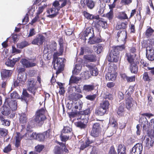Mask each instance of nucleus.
I'll list each match as a JSON object with an SVG mask.
<instances>
[{
    "label": "nucleus",
    "instance_id": "obj_24",
    "mask_svg": "<svg viewBox=\"0 0 154 154\" xmlns=\"http://www.w3.org/2000/svg\"><path fill=\"white\" fill-rule=\"evenodd\" d=\"M19 120L20 124L25 125L28 121L27 115L26 114L22 113L19 114Z\"/></svg>",
    "mask_w": 154,
    "mask_h": 154
},
{
    "label": "nucleus",
    "instance_id": "obj_53",
    "mask_svg": "<svg viewBox=\"0 0 154 154\" xmlns=\"http://www.w3.org/2000/svg\"><path fill=\"white\" fill-rule=\"evenodd\" d=\"M8 133V130L5 128L0 127V135L3 137L7 136Z\"/></svg>",
    "mask_w": 154,
    "mask_h": 154
},
{
    "label": "nucleus",
    "instance_id": "obj_45",
    "mask_svg": "<svg viewBox=\"0 0 154 154\" xmlns=\"http://www.w3.org/2000/svg\"><path fill=\"white\" fill-rule=\"evenodd\" d=\"M118 18L120 20H125L128 18V16L125 11L119 13Z\"/></svg>",
    "mask_w": 154,
    "mask_h": 154
},
{
    "label": "nucleus",
    "instance_id": "obj_40",
    "mask_svg": "<svg viewBox=\"0 0 154 154\" xmlns=\"http://www.w3.org/2000/svg\"><path fill=\"white\" fill-rule=\"evenodd\" d=\"M71 99L75 101L83 97L82 95L79 93H73L71 94Z\"/></svg>",
    "mask_w": 154,
    "mask_h": 154
},
{
    "label": "nucleus",
    "instance_id": "obj_1",
    "mask_svg": "<svg viewBox=\"0 0 154 154\" xmlns=\"http://www.w3.org/2000/svg\"><path fill=\"white\" fill-rule=\"evenodd\" d=\"M64 51V48H60L58 51H55L53 52V61L54 69L56 70V73L58 75L63 71L64 70V63L66 60L64 58L58 57L63 55Z\"/></svg>",
    "mask_w": 154,
    "mask_h": 154
},
{
    "label": "nucleus",
    "instance_id": "obj_2",
    "mask_svg": "<svg viewBox=\"0 0 154 154\" xmlns=\"http://www.w3.org/2000/svg\"><path fill=\"white\" fill-rule=\"evenodd\" d=\"M46 109L45 107L38 110L36 112L33 119L30 120L27 126V129L28 131L35 126V125L39 126H41L44 122L47 119L45 115Z\"/></svg>",
    "mask_w": 154,
    "mask_h": 154
},
{
    "label": "nucleus",
    "instance_id": "obj_61",
    "mask_svg": "<svg viewBox=\"0 0 154 154\" xmlns=\"http://www.w3.org/2000/svg\"><path fill=\"white\" fill-rule=\"evenodd\" d=\"M96 94H94L93 95H87L85 97L86 99L90 100L91 101H94L95 100L96 97Z\"/></svg>",
    "mask_w": 154,
    "mask_h": 154
},
{
    "label": "nucleus",
    "instance_id": "obj_35",
    "mask_svg": "<svg viewBox=\"0 0 154 154\" xmlns=\"http://www.w3.org/2000/svg\"><path fill=\"white\" fill-rule=\"evenodd\" d=\"M88 66L90 69V73L91 75L94 76H97L98 73V71L97 68L91 65H89Z\"/></svg>",
    "mask_w": 154,
    "mask_h": 154
},
{
    "label": "nucleus",
    "instance_id": "obj_23",
    "mask_svg": "<svg viewBox=\"0 0 154 154\" xmlns=\"http://www.w3.org/2000/svg\"><path fill=\"white\" fill-rule=\"evenodd\" d=\"M1 112L3 115L5 116L9 115L11 113V109L4 102L1 108Z\"/></svg>",
    "mask_w": 154,
    "mask_h": 154
},
{
    "label": "nucleus",
    "instance_id": "obj_9",
    "mask_svg": "<svg viewBox=\"0 0 154 154\" xmlns=\"http://www.w3.org/2000/svg\"><path fill=\"white\" fill-rule=\"evenodd\" d=\"M116 37L117 40H120L125 43L127 38V32L126 31L119 30L116 32Z\"/></svg>",
    "mask_w": 154,
    "mask_h": 154
},
{
    "label": "nucleus",
    "instance_id": "obj_20",
    "mask_svg": "<svg viewBox=\"0 0 154 154\" xmlns=\"http://www.w3.org/2000/svg\"><path fill=\"white\" fill-rule=\"evenodd\" d=\"M144 142L146 146L150 148L152 147L154 143V137H151L150 135L145 136L144 138Z\"/></svg>",
    "mask_w": 154,
    "mask_h": 154
},
{
    "label": "nucleus",
    "instance_id": "obj_56",
    "mask_svg": "<svg viewBox=\"0 0 154 154\" xmlns=\"http://www.w3.org/2000/svg\"><path fill=\"white\" fill-rule=\"evenodd\" d=\"M59 2H60L59 0H55L53 2L52 7L58 9L59 8V10H60L61 8L63 7H61V5H60Z\"/></svg>",
    "mask_w": 154,
    "mask_h": 154
},
{
    "label": "nucleus",
    "instance_id": "obj_46",
    "mask_svg": "<svg viewBox=\"0 0 154 154\" xmlns=\"http://www.w3.org/2000/svg\"><path fill=\"white\" fill-rule=\"evenodd\" d=\"M101 130H91V135L94 137H99L101 135Z\"/></svg>",
    "mask_w": 154,
    "mask_h": 154
},
{
    "label": "nucleus",
    "instance_id": "obj_4",
    "mask_svg": "<svg viewBox=\"0 0 154 154\" xmlns=\"http://www.w3.org/2000/svg\"><path fill=\"white\" fill-rule=\"evenodd\" d=\"M36 83L37 82L33 78L29 79L27 81V89L34 96L35 95L38 88Z\"/></svg>",
    "mask_w": 154,
    "mask_h": 154
},
{
    "label": "nucleus",
    "instance_id": "obj_3",
    "mask_svg": "<svg viewBox=\"0 0 154 154\" xmlns=\"http://www.w3.org/2000/svg\"><path fill=\"white\" fill-rule=\"evenodd\" d=\"M51 132V130L48 129L41 133L37 134L36 132H33L30 135V137L40 142L43 141L46 138L49 137Z\"/></svg>",
    "mask_w": 154,
    "mask_h": 154
},
{
    "label": "nucleus",
    "instance_id": "obj_48",
    "mask_svg": "<svg viewBox=\"0 0 154 154\" xmlns=\"http://www.w3.org/2000/svg\"><path fill=\"white\" fill-rule=\"evenodd\" d=\"M64 134L61 132L60 137L62 141L66 142L67 140L69 139L70 137L69 135H65Z\"/></svg>",
    "mask_w": 154,
    "mask_h": 154
},
{
    "label": "nucleus",
    "instance_id": "obj_50",
    "mask_svg": "<svg viewBox=\"0 0 154 154\" xmlns=\"http://www.w3.org/2000/svg\"><path fill=\"white\" fill-rule=\"evenodd\" d=\"M104 16L108 19L109 20H112L114 17L113 11L110 10Z\"/></svg>",
    "mask_w": 154,
    "mask_h": 154
},
{
    "label": "nucleus",
    "instance_id": "obj_54",
    "mask_svg": "<svg viewBox=\"0 0 154 154\" xmlns=\"http://www.w3.org/2000/svg\"><path fill=\"white\" fill-rule=\"evenodd\" d=\"M103 98L106 100L108 99L109 100H112L113 99V96L112 94L109 93V92H106Z\"/></svg>",
    "mask_w": 154,
    "mask_h": 154
},
{
    "label": "nucleus",
    "instance_id": "obj_39",
    "mask_svg": "<svg viewBox=\"0 0 154 154\" xmlns=\"http://www.w3.org/2000/svg\"><path fill=\"white\" fill-rule=\"evenodd\" d=\"M24 74H18L17 79L21 82L22 85H24L25 84V82L27 79V75H26L24 76Z\"/></svg>",
    "mask_w": 154,
    "mask_h": 154
},
{
    "label": "nucleus",
    "instance_id": "obj_47",
    "mask_svg": "<svg viewBox=\"0 0 154 154\" xmlns=\"http://www.w3.org/2000/svg\"><path fill=\"white\" fill-rule=\"evenodd\" d=\"M91 28L88 27L86 28L84 31L83 33V35H84V37H85L84 41H85L87 39L86 38V37L88 36L90 34H91V35H92V32H91Z\"/></svg>",
    "mask_w": 154,
    "mask_h": 154
},
{
    "label": "nucleus",
    "instance_id": "obj_44",
    "mask_svg": "<svg viewBox=\"0 0 154 154\" xmlns=\"http://www.w3.org/2000/svg\"><path fill=\"white\" fill-rule=\"evenodd\" d=\"M57 44L54 41H51L49 45V49L53 52L57 51Z\"/></svg>",
    "mask_w": 154,
    "mask_h": 154
},
{
    "label": "nucleus",
    "instance_id": "obj_8",
    "mask_svg": "<svg viewBox=\"0 0 154 154\" xmlns=\"http://www.w3.org/2000/svg\"><path fill=\"white\" fill-rule=\"evenodd\" d=\"M143 145L141 143L136 144L130 151V154H142Z\"/></svg>",
    "mask_w": 154,
    "mask_h": 154
},
{
    "label": "nucleus",
    "instance_id": "obj_13",
    "mask_svg": "<svg viewBox=\"0 0 154 154\" xmlns=\"http://www.w3.org/2000/svg\"><path fill=\"white\" fill-rule=\"evenodd\" d=\"M125 100V107L128 110H130L133 105L134 100L131 96L126 95Z\"/></svg>",
    "mask_w": 154,
    "mask_h": 154
},
{
    "label": "nucleus",
    "instance_id": "obj_60",
    "mask_svg": "<svg viewBox=\"0 0 154 154\" xmlns=\"http://www.w3.org/2000/svg\"><path fill=\"white\" fill-rule=\"evenodd\" d=\"M44 145H38L35 147V149L36 151L40 152L44 148Z\"/></svg>",
    "mask_w": 154,
    "mask_h": 154
},
{
    "label": "nucleus",
    "instance_id": "obj_15",
    "mask_svg": "<svg viewBox=\"0 0 154 154\" xmlns=\"http://www.w3.org/2000/svg\"><path fill=\"white\" fill-rule=\"evenodd\" d=\"M117 73L114 69L110 72H108L106 75L105 77L106 80L108 81H115L117 76Z\"/></svg>",
    "mask_w": 154,
    "mask_h": 154
},
{
    "label": "nucleus",
    "instance_id": "obj_17",
    "mask_svg": "<svg viewBox=\"0 0 154 154\" xmlns=\"http://www.w3.org/2000/svg\"><path fill=\"white\" fill-rule=\"evenodd\" d=\"M81 121L75 123L76 126L81 129L85 128L87 127V124L88 122V118L86 117L83 119H80Z\"/></svg>",
    "mask_w": 154,
    "mask_h": 154
},
{
    "label": "nucleus",
    "instance_id": "obj_18",
    "mask_svg": "<svg viewBox=\"0 0 154 154\" xmlns=\"http://www.w3.org/2000/svg\"><path fill=\"white\" fill-rule=\"evenodd\" d=\"M97 21L95 24V26L97 28L100 27L105 29L107 27V24L106 21L103 18H99L97 20Z\"/></svg>",
    "mask_w": 154,
    "mask_h": 154
},
{
    "label": "nucleus",
    "instance_id": "obj_38",
    "mask_svg": "<svg viewBox=\"0 0 154 154\" xmlns=\"http://www.w3.org/2000/svg\"><path fill=\"white\" fill-rule=\"evenodd\" d=\"M81 78L72 75L69 80V84L71 85L73 83L77 84L78 81L81 80Z\"/></svg>",
    "mask_w": 154,
    "mask_h": 154
},
{
    "label": "nucleus",
    "instance_id": "obj_5",
    "mask_svg": "<svg viewBox=\"0 0 154 154\" xmlns=\"http://www.w3.org/2000/svg\"><path fill=\"white\" fill-rule=\"evenodd\" d=\"M141 117L139 120V123L141 125H143L144 129H146V127H149V123L147 119L145 117H147L149 118L154 116L153 114L151 113H145L141 114Z\"/></svg>",
    "mask_w": 154,
    "mask_h": 154
},
{
    "label": "nucleus",
    "instance_id": "obj_28",
    "mask_svg": "<svg viewBox=\"0 0 154 154\" xmlns=\"http://www.w3.org/2000/svg\"><path fill=\"white\" fill-rule=\"evenodd\" d=\"M117 151L118 154H126V147L123 144H120L118 145Z\"/></svg>",
    "mask_w": 154,
    "mask_h": 154
},
{
    "label": "nucleus",
    "instance_id": "obj_34",
    "mask_svg": "<svg viewBox=\"0 0 154 154\" xmlns=\"http://www.w3.org/2000/svg\"><path fill=\"white\" fill-rule=\"evenodd\" d=\"M84 58L90 62H94L97 60L96 56L93 54L85 55L84 56Z\"/></svg>",
    "mask_w": 154,
    "mask_h": 154
},
{
    "label": "nucleus",
    "instance_id": "obj_55",
    "mask_svg": "<svg viewBox=\"0 0 154 154\" xmlns=\"http://www.w3.org/2000/svg\"><path fill=\"white\" fill-rule=\"evenodd\" d=\"M101 130L100 123L96 122L93 124L91 130Z\"/></svg>",
    "mask_w": 154,
    "mask_h": 154
},
{
    "label": "nucleus",
    "instance_id": "obj_64",
    "mask_svg": "<svg viewBox=\"0 0 154 154\" xmlns=\"http://www.w3.org/2000/svg\"><path fill=\"white\" fill-rule=\"evenodd\" d=\"M108 154H117L113 146H111L110 147Z\"/></svg>",
    "mask_w": 154,
    "mask_h": 154
},
{
    "label": "nucleus",
    "instance_id": "obj_26",
    "mask_svg": "<svg viewBox=\"0 0 154 154\" xmlns=\"http://www.w3.org/2000/svg\"><path fill=\"white\" fill-rule=\"evenodd\" d=\"M126 46L125 43L122 45L117 46H114L112 47V51L120 54V52L125 50Z\"/></svg>",
    "mask_w": 154,
    "mask_h": 154
},
{
    "label": "nucleus",
    "instance_id": "obj_19",
    "mask_svg": "<svg viewBox=\"0 0 154 154\" xmlns=\"http://www.w3.org/2000/svg\"><path fill=\"white\" fill-rule=\"evenodd\" d=\"M109 56L110 62L117 63L119 59L120 54L111 50L110 52Z\"/></svg>",
    "mask_w": 154,
    "mask_h": 154
},
{
    "label": "nucleus",
    "instance_id": "obj_49",
    "mask_svg": "<svg viewBox=\"0 0 154 154\" xmlns=\"http://www.w3.org/2000/svg\"><path fill=\"white\" fill-rule=\"evenodd\" d=\"M29 45L28 42L26 41H23L17 45V47L20 49H23L24 48L27 46Z\"/></svg>",
    "mask_w": 154,
    "mask_h": 154
},
{
    "label": "nucleus",
    "instance_id": "obj_63",
    "mask_svg": "<svg viewBox=\"0 0 154 154\" xmlns=\"http://www.w3.org/2000/svg\"><path fill=\"white\" fill-rule=\"evenodd\" d=\"M143 79L145 81L149 82L150 81L148 72H145L143 73Z\"/></svg>",
    "mask_w": 154,
    "mask_h": 154
},
{
    "label": "nucleus",
    "instance_id": "obj_36",
    "mask_svg": "<svg viewBox=\"0 0 154 154\" xmlns=\"http://www.w3.org/2000/svg\"><path fill=\"white\" fill-rule=\"evenodd\" d=\"M109 105L110 103L109 102L106 100H103L100 104V107L103 108V109L105 110L106 111L109 109Z\"/></svg>",
    "mask_w": 154,
    "mask_h": 154
},
{
    "label": "nucleus",
    "instance_id": "obj_52",
    "mask_svg": "<svg viewBox=\"0 0 154 154\" xmlns=\"http://www.w3.org/2000/svg\"><path fill=\"white\" fill-rule=\"evenodd\" d=\"M110 123L113 128H118V123L117 120L115 119L114 117H113L111 118V119L110 120Z\"/></svg>",
    "mask_w": 154,
    "mask_h": 154
},
{
    "label": "nucleus",
    "instance_id": "obj_6",
    "mask_svg": "<svg viewBox=\"0 0 154 154\" xmlns=\"http://www.w3.org/2000/svg\"><path fill=\"white\" fill-rule=\"evenodd\" d=\"M5 104H6L12 111L17 110V103L15 100H13L9 98H7L5 99Z\"/></svg>",
    "mask_w": 154,
    "mask_h": 154
},
{
    "label": "nucleus",
    "instance_id": "obj_31",
    "mask_svg": "<svg viewBox=\"0 0 154 154\" xmlns=\"http://www.w3.org/2000/svg\"><path fill=\"white\" fill-rule=\"evenodd\" d=\"M84 52L88 53H91L93 51L89 47L85 45L81 48L79 55H83Z\"/></svg>",
    "mask_w": 154,
    "mask_h": 154
},
{
    "label": "nucleus",
    "instance_id": "obj_30",
    "mask_svg": "<svg viewBox=\"0 0 154 154\" xmlns=\"http://www.w3.org/2000/svg\"><path fill=\"white\" fill-rule=\"evenodd\" d=\"M107 111L99 106L97 107L95 110V114L96 115L98 116H103Z\"/></svg>",
    "mask_w": 154,
    "mask_h": 154
},
{
    "label": "nucleus",
    "instance_id": "obj_32",
    "mask_svg": "<svg viewBox=\"0 0 154 154\" xmlns=\"http://www.w3.org/2000/svg\"><path fill=\"white\" fill-rule=\"evenodd\" d=\"M72 129L69 126L64 127L63 128L61 131V133L67 135L70 134L71 137L72 136L73 132H72Z\"/></svg>",
    "mask_w": 154,
    "mask_h": 154
},
{
    "label": "nucleus",
    "instance_id": "obj_29",
    "mask_svg": "<svg viewBox=\"0 0 154 154\" xmlns=\"http://www.w3.org/2000/svg\"><path fill=\"white\" fill-rule=\"evenodd\" d=\"M95 87L94 84L90 85H85L83 86V90L87 92H91L94 90Z\"/></svg>",
    "mask_w": 154,
    "mask_h": 154
},
{
    "label": "nucleus",
    "instance_id": "obj_43",
    "mask_svg": "<svg viewBox=\"0 0 154 154\" xmlns=\"http://www.w3.org/2000/svg\"><path fill=\"white\" fill-rule=\"evenodd\" d=\"M127 27V24L125 22H122L120 24H117L116 26L115 29L118 31L119 29H125Z\"/></svg>",
    "mask_w": 154,
    "mask_h": 154
},
{
    "label": "nucleus",
    "instance_id": "obj_7",
    "mask_svg": "<svg viewBox=\"0 0 154 154\" xmlns=\"http://www.w3.org/2000/svg\"><path fill=\"white\" fill-rule=\"evenodd\" d=\"M146 56L148 60L150 61L154 60V48L152 46L146 47Z\"/></svg>",
    "mask_w": 154,
    "mask_h": 154
},
{
    "label": "nucleus",
    "instance_id": "obj_22",
    "mask_svg": "<svg viewBox=\"0 0 154 154\" xmlns=\"http://www.w3.org/2000/svg\"><path fill=\"white\" fill-rule=\"evenodd\" d=\"M29 97H30L32 100H34V97H32L31 95L28 93L26 89H23L22 92V96L21 97L22 99L24 100L27 103L28 102L27 98Z\"/></svg>",
    "mask_w": 154,
    "mask_h": 154
},
{
    "label": "nucleus",
    "instance_id": "obj_16",
    "mask_svg": "<svg viewBox=\"0 0 154 154\" xmlns=\"http://www.w3.org/2000/svg\"><path fill=\"white\" fill-rule=\"evenodd\" d=\"M92 35L89 37L88 43L89 44L93 45L102 42V39L99 37H95L93 30H92Z\"/></svg>",
    "mask_w": 154,
    "mask_h": 154
},
{
    "label": "nucleus",
    "instance_id": "obj_51",
    "mask_svg": "<svg viewBox=\"0 0 154 154\" xmlns=\"http://www.w3.org/2000/svg\"><path fill=\"white\" fill-rule=\"evenodd\" d=\"M154 32V30L151 28V27H149L147 29L145 32V35L148 37L151 36Z\"/></svg>",
    "mask_w": 154,
    "mask_h": 154
},
{
    "label": "nucleus",
    "instance_id": "obj_62",
    "mask_svg": "<svg viewBox=\"0 0 154 154\" xmlns=\"http://www.w3.org/2000/svg\"><path fill=\"white\" fill-rule=\"evenodd\" d=\"M46 5H44L39 7L38 8V10H37L36 14L39 16V15L43 12L45 8L46 7Z\"/></svg>",
    "mask_w": 154,
    "mask_h": 154
},
{
    "label": "nucleus",
    "instance_id": "obj_12",
    "mask_svg": "<svg viewBox=\"0 0 154 154\" xmlns=\"http://www.w3.org/2000/svg\"><path fill=\"white\" fill-rule=\"evenodd\" d=\"M20 62L24 67L26 68L33 67L36 65V63L33 62L32 59H22Z\"/></svg>",
    "mask_w": 154,
    "mask_h": 154
},
{
    "label": "nucleus",
    "instance_id": "obj_59",
    "mask_svg": "<svg viewBox=\"0 0 154 154\" xmlns=\"http://www.w3.org/2000/svg\"><path fill=\"white\" fill-rule=\"evenodd\" d=\"M11 99H18L20 98V96L16 91H14L11 94Z\"/></svg>",
    "mask_w": 154,
    "mask_h": 154
},
{
    "label": "nucleus",
    "instance_id": "obj_42",
    "mask_svg": "<svg viewBox=\"0 0 154 154\" xmlns=\"http://www.w3.org/2000/svg\"><path fill=\"white\" fill-rule=\"evenodd\" d=\"M126 56L127 57V59L128 61L130 64L134 63V56L133 55L131 54V53H127L126 54Z\"/></svg>",
    "mask_w": 154,
    "mask_h": 154
},
{
    "label": "nucleus",
    "instance_id": "obj_25",
    "mask_svg": "<svg viewBox=\"0 0 154 154\" xmlns=\"http://www.w3.org/2000/svg\"><path fill=\"white\" fill-rule=\"evenodd\" d=\"M91 112V108H88L83 111H80L79 114L80 115V119H83L87 117L88 118V116L89 115Z\"/></svg>",
    "mask_w": 154,
    "mask_h": 154
},
{
    "label": "nucleus",
    "instance_id": "obj_14",
    "mask_svg": "<svg viewBox=\"0 0 154 154\" xmlns=\"http://www.w3.org/2000/svg\"><path fill=\"white\" fill-rule=\"evenodd\" d=\"M13 72L12 70L2 69L1 71V74L2 79L5 80L8 79L11 76Z\"/></svg>",
    "mask_w": 154,
    "mask_h": 154
},
{
    "label": "nucleus",
    "instance_id": "obj_11",
    "mask_svg": "<svg viewBox=\"0 0 154 154\" xmlns=\"http://www.w3.org/2000/svg\"><path fill=\"white\" fill-rule=\"evenodd\" d=\"M45 40V37L41 34H38L33 39L32 43L34 45H42Z\"/></svg>",
    "mask_w": 154,
    "mask_h": 154
},
{
    "label": "nucleus",
    "instance_id": "obj_21",
    "mask_svg": "<svg viewBox=\"0 0 154 154\" xmlns=\"http://www.w3.org/2000/svg\"><path fill=\"white\" fill-rule=\"evenodd\" d=\"M83 15L86 19L90 20H92L94 19L98 20L99 18V16L98 15H94L85 11H83Z\"/></svg>",
    "mask_w": 154,
    "mask_h": 154
},
{
    "label": "nucleus",
    "instance_id": "obj_57",
    "mask_svg": "<svg viewBox=\"0 0 154 154\" xmlns=\"http://www.w3.org/2000/svg\"><path fill=\"white\" fill-rule=\"evenodd\" d=\"M63 151L60 147L58 146H56L54 149V154H61Z\"/></svg>",
    "mask_w": 154,
    "mask_h": 154
},
{
    "label": "nucleus",
    "instance_id": "obj_41",
    "mask_svg": "<svg viewBox=\"0 0 154 154\" xmlns=\"http://www.w3.org/2000/svg\"><path fill=\"white\" fill-rule=\"evenodd\" d=\"M85 3L87 7L91 9H93L95 5V2L92 0H86Z\"/></svg>",
    "mask_w": 154,
    "mask_h": 154
},
{
    "label": "nucleus",
    "instance_id": "obj_58",
    "mask_svg": "<svg viewBox=\"0 0 154 154\" xmlns=\"http://www.w3.org/2000/svg\"><path fill=\"white\" fill-rule=\"evenodd\" d=\"M12 150L11 145L9 144L8 146L5 147L3 150V151L4 153H8Z\"/></svg>",
    "mask_w": 154,
    "mask_h": 154
},
{
    "label": "nucleus",
    "instance_id": "obj_33",
    "mask_svg": "<svg viewBox=\"0 0 154 154\" xmlns=\"http://www.w3.org/2000/svg\"><path fill=\"white\" fill-rule=\"evenodd\" d=\"M129 69L131 73L137 74L138 71V69L137 65L134 63L131 64Z\"/></svg>",
    "mask_w": 154,
    "mask_h": 154
},
{
    "label": "nucleus",
    "instance_id": "obj_37",
    "mask_svg": "<svg viewBox=\"0 0 154 154\" xmlns=\"http://www.w3.org/2000/svg\"><path fill=\"white\" fill-rule=\"evenodd\" d=\"M125 111V108L124 103L121 104L118 107L117 113L118 115L122 116L124 115Z\"/></svg>",
    "mask_w": 154,
    "mask_h": 154
},
{
    "label": "nucleus",
    "instance_id": "obj_27",
    "mask_svg": "<svg viewBox=\"0 0 154 154\" xmlns=\"http://www.w3.org/2000/svg\"><path fill=\"white\" fill-rule=\"evenodd\" d=\"M18 61L19 59L17 58H13L12 60L8 59L5 64L8 66L13 67L16 63Z\"/></svg>",
    "mask_w": 154,
    "mask_h": 154
},
{
    "label": "nucleus",
    "instance_id": "obj_10",
    "mask_svg": "<svg viewBox=\"0 0 154 154\" xmlns=\"http://www.w3.org/2000/svg\"><path fill=\"white\" fill-rule=\"evenodd\" d=\"M60 10L52 7L47 10V12L48 15L47 17L51 18H53L55 17L59 13V11Z\"/></svg>",
    "mask_w": 154,
    "mask_h": 154
}]
</instances>
